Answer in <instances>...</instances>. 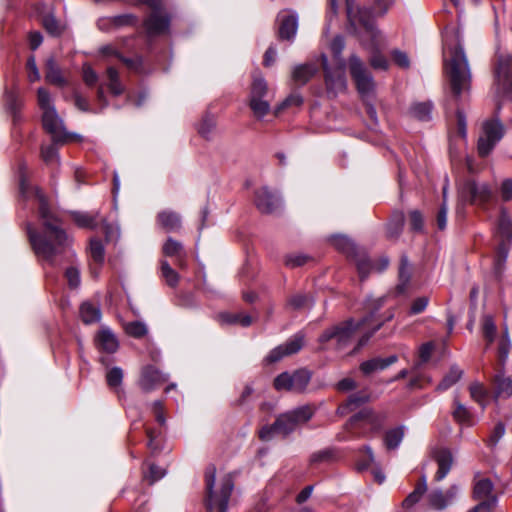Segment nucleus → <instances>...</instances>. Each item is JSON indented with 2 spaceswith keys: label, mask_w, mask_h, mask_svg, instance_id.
I'll list each match as a JSON object with an SVG mask.
<instances>
[{
  "label": "nucleus",
  "mask_w": 512,
  "mask_h": 512,
  "mask_svg": "<svg viewBox=\"0 0 512 512\" xmlns=\"http://www.w3.org/2000/svg\"><path fill=\"white\" fill-rule=\"evenodd\" d=\"M89 251H90V257L93 261V266H92L91 270H92L93 275L97 276L98 272H99V268L101 267V265L104 262L105 249L100 240L91 239Z\"/></svg>",
  "instance_id": "c85d7f7f"
},
{
  "label": "nucleus",
  "mask_w": 512,
  "mask_h": 512,
  "mask_svg": "<svg viewBox=\"0 0 512 512\" xmlns=\"http://www.w3.org/2000/svg\"><path fill=\"white\" fill-rule=\"evenodd\" d=\"M496 397H510L512 395V376H505L499 371L494 377Z\"/></svg>",
  "instance_id": "2f4dec72"
},
{
  "label": "nucleus",
  "mask_w": 512,
  "mask_h": 512,
  "mask_svg": "<svg viewBox=\"0 0 512 512\" xmlns=\"http://www.w3.org/2000/svg\"><path fill=\"white\" fill-rule=\"evenodd\" d=\"M216 477V468L207 467L205 471V483L207 490L206 508L208 512H226L228 501L233 490V480L230 475L225 476L221 481L220 494L213 490Z\"/></svg>",
  "instance_id": "423d86ee"
},
{
  "label": "nucleus",
  "mask_w": 512,
  "mask_h": 512,
  "mask_svg": "<svg viewBox=\"0 0 512 512\" xmlns=\"http://www.w3.org/2000/svg\"><path fill=\"white\" fill-rule=\"evenodd\" d=\"M38 105L42 110V123L44 129L51 135L55 143H66L75 140L78 136L69 134L64 126L61 118L56 112L50 93L39 88L37 92Z\"/></svg>",
  "instance_id": "20e7f679"
},
{
  "label": "nucleus",
  "mask_w": 512,
  "mask_h": 512,
  "mask_svg": "<svg viewBox=\"0 0 512 512\" xmlns=\"http://www.w3.org/2000/svg\"><path fill=\"white\" fill-rule=\"evenodd\" d=\"M391 57L393 61L401 68H408L410 66L408 55L401 50H393L391 52Z\"/></svg>",
  "instance_id": "0e129e2a"
},
{
  "label": "nucleus",
  "mask_w": 512,
  "mask_h": 512,
  "mask_svg": "<svg viewBox=\"0 0 512 512\" xmlns=\"http://www.w3.org/2000/svg\"><path fill=\"white\" fill-rule=\"evenodd\" d=\"M125 331L132 337L141 338L147 334V327L142 322L133 321L125 325Z\"/></svg>",
  "instance_id": "603ef678"
},
{
  "label": "nucleus",
  "mask_w": 512,
  "mask_h": 512,
  "mask_svg": "<svg viewBox=\"0 0 512 512\" xmlns=\"http://www.w3.org/2000/svg\"><path fill=\"white\" fill-rule=\"evenodd\" d=\"M493 200L494 193L489 184L474 180L466 181L459 190V202L456 213L458 215L461 214L466 203L486 208Z\"/></svg>",
  "instance_id": "0eeeda50"
},
{
  "label": "nucleus",
  "mask_w": 512,
  "mask_h": 512,
  "mask_svg": "<svg viewBox=\"0 0 512 512\" xmlns=\"http://www.w3.org/2000/svg\"><path fill=\"white\" fill-rule=\"evenodd\" d=\"M161 275L169 286L175 287L178 284L179 275L166 260L161 261Z\"/></svg>",
  "instance_id": "09e8293b"
},
{
  "label": "nucleus",
  "mask_w": 512,
  "mask_h": 512,
  "mask_svg": "<svg viewBox=\"0 0 512 512\" xmlns=\"http://www.w3.org/2000/svg\"><path fill=\"white\" fill-rule=\"evenodd\" d=\"M433 458L438 465L435 480L441 481L447 476L452 467L453 456L450 450L446 448H439L433 451Z\"/></svg>",
  "instance_id": "b1692460"
},
{
  "label": "nucleus",
  "mask_w": 512,
  "mask_h": 512,
  "mask_svg": "<svg viewBox=\"0 0 512 512\" xmlns=\"http://www.w3.org/2000/svg\"><path fill=\"white\" fill-rule=\"evenodd\" d=\"M433 105L430 101L415 103L410 108V113L413 117L421 121H428L431 119Z\"/></svg>",
  "instance_id": "a19ab883"
},
{
  "label": "nucleus",
  "mask_w": 512,
  "mask_h": 512,
  "mask_svg": "<svg viewBox=\"0 0 512 512\" xmlns=\"http://www.w3.org/2000/svg\"><path fill=\"white\" fill-rule=\"evenodd\" d=\"M279 23V37L283 40L292 41L298 30V15L292 10H282L277 16Z\"/></svg>",
  "instance_id": "6ab92c4d"
},
{
  "label": "nucleus",
  "mask_w": 512,
  "mask_h": 512,
  "mask_svg": "<svg viewBox=\"0 0 512 512\" xmlns=\"http://www.w3.org/2000/svg\"><path fill=\"white\" fill-rule=\"evenodd\" d=\"M311 379V374L306 369H298L292 373L283 372L274 379V388L277 391L303 392Z\"/></svg>",
  "instance_id": "9b49d317"
},
{
  "label": "nucleus",
  "mask_w": 512,
  "mask_h": 512,
  "mask_svg": "<svg viewBox=\"0 0 512 512\" xmlns=\"http://www.w3.org/2000/svg\"><path fill=\"white\" fill-rule=\"evenodd\" d=\"M495 237L498 241L499 258L505 260L512 242V221L505 210H502L497 221Z\"/></svg>",
  "instance_id": "dca6fc26"
},
{
  "label": "nucleus",
  "mask_w": 512,
  "mask_h": 512,
  "mask_svg": "<svg viewBox=\"0 0 512 512\" xmlns=\"http://www.w3.org/2000/svg\"><path fill=\"white\" fill-rule=\"evenodd\" d=\"M384 421V415L363 409L349 420L346 429L353 437H368L378 433L382 429Z\"/></svg>",
  "instance_id": "6e6552de"
},
{
  "label": "nucleus",
  "mask_w": 512,
  "mask_h": 512,
  "mask_svg": "<svg viewBox=\"0 0 512 512\" xmlns=\"http://www.w3.org/2000/svg\"><path fill=\"white\" fill-rule=\"evenodd\" d=\"M167 376L161 373L153 366H147L143 369L140 379V387L149 392L155 389L157 386L167 381Z\"/></svg>",
  "instance_id": "412c9836"
},
{
  "label": "nucleus",
  "mask_w": 512,
  "mask_h": 512,
  "mask_svg": "<svg viewBox=\"0 0 512 512\" xmlns=\"http://www.w3.org/2000/svg\"><path fill=\"white\" fill-rule=\"evenodd\" d=\"M369 400V395L364 392H359L352 394L345 405H342L339 407V410L341 413L344 412L345 409H348L349 411H353L357 407H359L361 404L367 402Z\"/></svg>",
  "instance_id": "de8ad7c7"
},
{
  "label": "nucleus",
  "mask_w": 512,
  "mask_h": 512,
  "mask_svg": "<svg viewBox=\"0 0 512 512\" xmlns=\"http://www.w3.org/2000/svg\"><path fill=\"white\" fill-rule=\"evenodd\" d=\"M255 204L262 213H273L280 208L281 200L268 187H261L255 192Z\"/></svg>",
  "instance_id": "aec40b11"
},
{
  "label": "nucleus",
  "mask_w": 512,
  "mask_h": 512,
  "mask_svg": "<svg viewBox=\"0 0 512 512\" xmlns=\"http://www.w3.org/2000/svg\"><path fill=\"white\" fill-rule=\"evenodd\" d=\"M304 344V335L297 333L287 340L286 343L275 347L265 358L267 363H275L280 361L285 356L293 355L299 352Z\"/></svg>",
  "instance_id": "a211bd4d"
},
{
  "label": "nucleus",
  "mask_w": 512,
  "mask_h": 512,
  "mask_svg": "<svg viewBox=\"0 0 512 512\" xmlns=\"http://www.w3.org/2000/svg\"><path fill=\"white\" fill-rule=\"evenodd\" d=\"M80 317L85 324L97 323L101 319V310L98 304L84 302L80 306Z\"/></svg>",
  "instance_id": "473e14b6"
},
{
  "label": "nucleus",
  "mask_w": 512,
  "mask_h": 512,
  "mask_svg": "<svg viewBox=\"0 0 512 512\" xmlns=\"http://www.w3.org/2000/svg\"><path fill=\"white\" fill-rule=\"evenodd\" d=\"M309 298L303 294H296L289 299L288 305L293 309H301L309 304Z\"/></svg>",
  "instance_id": "338daca9"
},
{
  "label": "nucleus",
  "mask_w": 512,
  "mask_h": 512,
  "mask_svg": "<svg viewBox=\"0 0 512 512\" xmlns=\"http://www.w3.org/2000/svg\"><path fill=\"white\" fill-rule=\"evenodd\" d=\"M495 80L499 94H512V55L499 58L495 70Z\"/></svg>",
  "instance_id": "f3484780"
},
{
  "label": "nucleus",
  "mask_w": 512,
  "mask_h": 512,
  "mask_svg": "<svg viewBox=\"0 0 512 512\" xmlns=\"http://www.w3.org/2000/svg\"><path fill=\"white\" fill-rule=\"evenodd\" d=\"M123 370L120 367L111 368L106 374V381L110 388L117 389L122 384Z\"/></svg>",
  "instance_id": "3c124183"
},
{
  "label": "nucleus",
  "mask_w": 512,
  "mask_h": 512,
  "mask_svg": "<svg viewBox=\"0 0 512 512\" xmlns=\"http://www.w3.org/2000/svg\"><path fill=\"white\" fill-rule=\"evenodd\" d=\"M504 136V127L497 119L487 120L482 125V133L478 139L477 151L479 156L486 157Z\"/></svg>",
  "instance_id": "1a4fd4ad"
},
{
  "label": "nucleus",
  "mask_w": 512,
  "mask_h": 512,
  "mask_svg": "<svg viewBox=\"0 0 512 512\" xmlns=\"http://www.w3.org/2000/svg\"><path fill=\"white\" fill-rule=\"evenodd\" d=\"M41 156L43 161L47 164L58 162L59 159L58 151L54 144L43 146L41 148Z\"/></svg>",
  "instance_id": "13d9d810"
},
{
  "label": "nucleus",
  "mask_w": 512,
  "mask_h": 512,
  "mask_svg": "<svg viewBox=\"0 0 512 512\" xmlns=\"http://www.w3.org/2000/svg\"><path fill=\"white\" fill-rule=\"evenodd\" d=\"M313 409L309 406L296 408L280 415L270 427H263L259 436L262 440H269L274 434L287 435L294 431L298 425L311 419Z\"/></svg>",
  "instance_id": "39448f33"
},
{
  "label": "nucleus",
  "mask_w": 512,
  "mask_h": 512,
  "mask_svg": "<svg viewBox=\"0 0 512 512\" xmlns=\"http://www.w3.org/2000/svg\"><path fill=\"white\" fill-rule=\"evenodd\" d=\"M95 340L98 349L107 353H114L119 347L116 336L109 328H102L97 333Z\"/></svg>",
  "instance_id": "393cba45"
},
{
  "label": "nucleus",
  "mask_w": 512,
  "mask_h": 512,
  "mask_svg": "<svg viewBox=\"0 0 512 512\" xmlns=\"http://www.w3.org/2000/svg\"><path fill=\"white\" fill-rule=\"evenodd\" d=\"M345 2L350 26L356 33L369 37L372 46L377 47L381 35L374 25V19L376 16L384 15L394 0H375L371 9L355 7L354 0H345Z\"/></svg>",
  "instance_id": "7ed1b4c3"
},
{
  "label": "nucleus",
  "mask_w": 512,
  "mask_h": 512,
  "mask_svg": "<svg viewBox=\"0 0 512 512\" xmlns=\"http://www.w3.org/2000/svg\"><path fill=\"white\" fill-rule=\"evenodd\" d=\"M366 322V319L355 323L353 320L346 321L340 325L327 329L319 338V341L325 343L329 340H336L338 347L346 346L355 331L359 330Z\"/></svg>",
  "instance_id": "2eb2a0df"
},
{
  "label": "nucleus",
  "mask_w": 512,
  "mask_h": 512,
  "mask_svg": "<svg viewBox=\"0 0 512 512\" xmlns=\"http://www.w3.org/2000/svg\"><path fill=\"white\" fill-rule=\"evenodd\" d=\"M362 451L365 453V456L357 462L359 470L367 469L374 462V454L370 446H364Z\"/></svg>",
  "instance_id": "052dcab7"
},
{
  "label": "nucleus",
  "mask_w": 512,
  "mask_h": 512,
  "mask_svg": "<svg viewBox=\"0 0 512 512\" xmlns=\"http://www.w3.org/2000/svg\"><path fill=\"white\" fill-rule=\"evenodd\" d=\"M82 77L86 85L94 86L98 81L97 73L88 64H84L82 68Z\"/></svg>",
  "instance_id": "680f3d73"
},
{
  "label": "nucleus",
  "mask_w": 512,
  "mask_h": 512,
  "mask_svg": "<svg viewBox=\"0 0 512 512\" xmlns=\"http://www.w3.org/2000/svg\"><path fill=\"white\" fill-rule=\"evenodd\" d=\"M459 493V487L456 485L450 486L445 492L441 490L432 491L428 498L429 503L435 509H443L451 504Z\"/></svg>",
  "instance_id": "4be33fe9"
},
{
  "label": "nucleus",
  "mask_w": 512,
  "mask_h": 512,
  "mask_svg": "<svg viewBox=\"0 0 512 512\" xmlns=\"http://www.w3.org/2000/svg\"><path fill=\"white\" fill-rule=\"evenodd\" d=\"M157 221L166 231H177L181 227V217L174 211L164 210L157 215Z\"/></svg>",
  "instance_id": "c756f323"
},
{
  "label": "nucleus",
  "mask_w": 512,
  "mask_h": 512,
  "mask_svg": "<svg viewBox=\"0 0 512 512\" xmlns=\"http://www.w3.org/2000/svg\"><path fill=\"white\" fill-rule=\"evenodd\" d=\"M453 418L461 425L473 426L476 423L474 415L469 409L461 404L458 400L454 401Z\"/></svg>",
  "instance_id": "72a5a7b5"
},
{
  "label": "nucleus",
  "mask_w": 512,
  "mask_h": 512,
  "mask_svg": "<svg viewBox=\"0 0 512 512\" xmlns=\"http://www.w3.org/2000/svg\"><path fill=\"white\" fill-rule=\"evenodd\" d=\"M308 257L302 254H290L285 257V264L288 267L294 268L304 265Z\"/></svg>",
  "instance_id": "69168bd1"
},
{
  "label": "nucleus",
  "mask_w": 512,
  "mask_h": 512,
  "mask_svg": "<svg viewBox=\"0 0 512 512\" xmlns=\"http://www.w3.org/2000/svg\"><path fill=\"white\" fill-rule=\"evenodd\" d=\"M43 27L51 35H59L62 31L61 25L54 16L48 14L42 17Z\"/></svg>",
  "instance_id": "864d4df0"
},
{
  "label": "nucleus",
  "mask_w": 512,
  "mask_h": 512,
  "mask_svg": "<svg viewBox=\"0 0 512 512\" xmlns=\"http://www.w3.org/2000/svg\"><path fill=\"white\" fill-rule=\"evenodd\" d=\"M443 57L451 91L454 97L458 98L469 90L471 72L464 49L460 43L459 32L454 28L446 29L444 33Z\"/></svg>",
  "instance_id": "f03ea898"
},
{
  "label": "nucleus",
  "mask_w": 512,
  "mask_h": 512,
  "mask_svg": "<svg viewBox=\"0 0 512 512\" xmlns=\"http://www.w3.org/2000/svg\"><path fill=\"white\" fill-rule=\"evenodd\" d=\"M303 103V97L299 93L290 94L281 104L275 108V115H279L287 107H299Z\"/></svg>",
  "instance_id": "8fccbe9b"
},
{
  "label": "nucleus",
  "mask_w": 512,
  "mask_h": 512,
  "mask_svg": "<svg viewBox=\"0 0 512 512\" xmlns=\"http://www.w3.org/2000/svg\"><path fill=\"white\" fill-rule=\"evenodd\" d=\"M332 245L339 251L347 254L356 263L357 258L362 255L355 247L354 243L345 236H334L332 239Z\"/></svg>",
  "instance_id": "7c9ffc66"
},
{
  "label": "nucleus",
  "mask_w": 512,
  "mask_h": 512,
  "mask_svg": "<svg viewBox=\"0 0 512 512\" xmlns=\"http://www.w3.org/2000/svg\"><path fill=\"white\" fill-rule=\"evenodd\" d=\"M45 79L53 85L63 86L65 84V79L54 59H49L46 63Z\"/></svg>",
  "instance_id": "e433bc0d"
},
{
  "label": "nucleus",
  "mask_w": 512,
  "mask_h": 512,
  "mask_svg": "<svg viewBox=\"0 0 512 512\" xmlns=\"http://www.w3.org/2000/svg\"><path fill=\"white\" fill-rule=\"evenodd\" d=\"M318 67L314 63L296 65L292 69V80L297 85H305L316 73Z\"/></svg>",
  "instance_id": "cd10ccee"
},
{
  "label": "nucleus",
  "mask_w": 512,
  "mask_h": 512,
  "mask_svg": "<svg viewBox=\"0 0 512 512\" xmlns=\"http://www.w3.org/2000/svg\"><path fill=\"white\" fill-rule=\"evenodd\" d=\"M481 326L483 337L487 342V347H489L494 342L496 337L497 328L495 322L491 316L486 315L482 319Z\"/></svg>",
  "instance_id": "79ce46f5"
},
{
  "label": "nucleus",
  "mask_w": 512,
  "mask_h": 512,
  "mask_svg": "<svg viewBox=\"0 0 512 512\" xmlns=\"http://www.w3.org/2000/svg\"><path fill=\"white\" fill-rule=\"evenodd\" d=\"M163 254L167 257L175 258V264L180 268H184L186 265V253L180 242L168 238L163 245Z\"/></svg>",
  "instance_id": "a878e982"
},
{
  "label": "nucleus",
  "mask_w": 512,
  "mask_h": 512,
  "mask_svg": "<svg viewBox=\"0 0 512 512\" xmlns=\"http://www.w3.org/2000/svg\"><path fill=\"white\" fill-rule=\"evenodd\" d=\"M403 437H404L403 427L391 429V430L387 431L385 434V437H384L385 446L388 449H395L400 445Z\"/></svg>",
  "instance_id": "c03bdc74"
},
{
  "label": "nucleus",
  "mask_w": 512,
  "mask_h": 512,
  "mask_svg": "<svg viewBox=\"0 0 512 512\" xmlns=\"http://www.w3.org/2000/svg\"><path fill=\"white\" fill-rule=\"evenodd\" d=\"M72 217L79 227L93 229L98 224L99 215L97 212H74Z\"/></svg>",
  "instance_id": "4c0bfd02"
},
{
  "label": "nucleus",
  "mask_w": 512,
  "mask_h": 512,
  "mask_svg": "<svg viewBox=\"0 0 512 512\" xmlns=\"http://www.w3.org/2000/svg\"><path fill=\"white\" fill-rule=\"evenodd\" d=\"M267 94L268 85L265 79L254 77L249 96V107L258 119H262L270 111V103L264 99Z\"/></svg>",
  "instance_id": "f8f14e48"
},
{
  "label": "nucleus",
  "mask_w": 512,
  "mask_h": 512,
  "mask_svg": "<svg viewBox=\"0 0 512 512\" xmlns=\"http://www.w3.org/2000/svg\"><path fill=\"white\" fill-rule=\"evenodd\" d=\"M107 78L110 92L116 96L122 94L124 88L119 80L118 72L113 67L107 69Z\"/></svg>",
  "instance_id": "49530a36"
},
{
  "label": "nucleus",
  "mask_w": 512,
  "mask_h": 512,
  "mask_svg": "<svg viewBox=\"0 0 512 512\" xmlns=\"http://www.w3.org/2000/svg\"><path fill=\"white\" fill-rule=\"evenodd\" d=\"M215 127V118L212 115H205L199 124L198 132L205 138H208Z\"/></svg>",
  "instance_id": "6e6d98bb"
},
{
  "label": "nucleus",
  "mask_w": 512,
  "mask_h": 512,
  "mask_svg": "<svg viewBox=\"0 0 512 512\" xmlns=\"http://www.w3.org/2000/svg\"><path fill=\"white\" fill-rule=\"evenodd\" d=\"M426 490H427L426 479L423 476L421 481L417 484V486L413 490V492H411L406 497V499L403 501V506L406 508H410L411 506L416 504L421 499V497L426 492Z\"/></svg>",
  "instance_id": "37998d69"
},
{
  "label": "nucleus",
  "mask_w": 512,
  "mask_h": 512,
  "mask_svg": "<svg viewBox=\"0 0 512 512\" xmlns=\"http://www.w3.org/2000/svg\"><path fill=\"white\" fill-rule=\"evenodd\" d=\"M20 192L26 197H34L39 204V214L43 219V232H36L31 224L27 225V234L36 255L46 261L54 258L70 247V239L66 232L57 224L47 204L46 197L38 187H29L23 175L20 176Z\"/></svg>",
  "instance_id": "f257e3e1"
},
{
  "label": "nucleus",
  "mask_w": 512,
  "mask_h": 512,
  "mask_svg": "<svg viewBox=\"0 0 512 512\" xmlns=\"http://www.w3.org/2000/svg\"><path fill=\"white\" fill-rule=\"evenodd\" d=\"M344 47H345L344 39L342 36H339V35L336 36L330 44V49H331V52L333 54V57H334L337 65H339L340 60H344L341 57Z\"/></svg>",
  "instance_id": "4d7b16f0"
},
{
  "label": "nucleus",
  "mask_w": 512,
  "mask_h": 512,
  "mask_svg": "<svg viewBox=\"0 0 512 512\" xmlns=\"http://www.w3.org/2000/svg\"><path fill=\"white\" fill-rule=\"evenodd\" d=\"M219 320L222 323L240 325L248 327L252 324V317L243 312H225L219 315Z\"/></svg>",
  "instance_id": "c9c22d12"
},
{
  "label": "nucleus",
  "mask_w": 512,
  "mask_h": 512,
  "mask_svg": "<svg viewBox=\"0 0 512 512\" xmlns=\"http://www.w3.org/2000/svg\"><path fill=\"white\" fill-rule=\"evenodd\" d=\"M321 59L322 66L325 72V85L327 88V92L334 96L341 92H344L347 87L345 77V60H340L339 65L336 64V67L332 69L328 66V59L325 54L321 55Z\"/></svg>",
  "instance_id": "ddd939ff"
},
{
  "label": "nucleus",
  "mask_w": 512,
  "mask_h": 512,
  "mask_svg": "<svg viewBox=\"0 0 512 512\" xmlns=\"http://www.w3.org/2000/svg\"><path fill=\"white\" fill-rule=\"evenodd\" d=\"M511 350V341L508 335L507 329L503 333V335L500 337L498 341V360L501 365H503L508 358V355Z\"/></svg>",
  "instance_id": "a18cd8bd"
},
{
  "label": "nucleus",
  "mask_w": 512,
  "mask_h": 512,
  "mask_svg": "<svg viewBox=\"0 0 512 512\" xmlns=\"http://www.w3.org/2000/svg\"><path fill=\"white\" fill-rule=\"evenodd\" d=\"M26 68L28 71V79L30 82H35L40 79V73L36 65V60L34 56H30L27 59Z\"/></svg>",
  "instance_id": "e2e57ef3"
},
{
  "label": "nucleus",
  "mask_w": 512,
  "mask_h": 512,
  "mask_svg": "<svg viewBox=\"0 0 512 512\" xmlns=\"http://www.w3.org/2000/svg\"><path fill=\"white\" fill-rule=\"evenodd\" d=\"M447 187H443V204L437 213V227L439 230H444L447 226V204H446Z\"/></svg>",
  "instance_id": "5fc2aeb1"
},
{
  "label": "nucleus",
  "mask_w": 512,
  "mask_h": 512,
  "mask_svg": "<svg viewBox=\"0 0 512 512\" xmlns=\"http://www.w3.org/2000/svg\"><path fill=\"white\" fill-rule=\"evenodd\" d=\"M65 277L67 279V282L71 288H77L79 287L81 283L80 278V272L79 269L76 267H69L65 271Z\"/></svg>",
  "instance_id": "bf43d9fd"
},
{
  "label": "nucleus",
  "mask_w": 512,
  "mask_h": 512,
  "mask_svg": "<svg viewBox=\"0 0 512 512\" xmlns=\"http://www.w3.org/2000/svg\"><path fill=\"white\" fill-rule=\"evenodd\" d=\"M500 196L503 201H510L512 199V180L505 179L500 186Z\"/></svg>",
  "instance_id": "774afa93"
},
{
  "label": "nucleus",
  "mask_w": 512,
  "mask_h": 512,
  "mask_svg": "<svg viewBox=\"0 0 512 512\" xmlns=\"http://www.w3.org/2000/svg\"><path fill=\"white\" fill-rule=\"evenodd\" d=\"M388 264L389 261L386 257L380 258L377 263H372L365 252H363L356 260V267L362 279L367 277L372 271H384L388 267Z\"/></svg>",
  "instance_id": "5701e85b"
},
{
  "label": "nucleus",
  "mask_w": 512,
  "mask_h": 512,
  "mask_svg": "<svg viewBox=\"0 0 512 512\" xmlns=\"http://www.w3.org/2000/svg\"><path fill=\"white\" fill-rule=\"evenodd\" d=\"M151 10L150 16L145 20V29L149 36L165 34L169 31L170 18L162 12V0H141Z\"/></svg>",
  "instance_id": "9d476101"
},
{
  "label": "nucleus",
  "mask_w": 512,
  "mask_h": 512,
  "mask_svg": "<svg viewBox=\"0 0 512 512\" xmlns=\"http://www.w3.org/2000/svg\"><path fill=\"white\" fill-rule=\"evenodd\" d=\"M493 484L489 479H481L476 482L473 490L474 498L480 501L491 500Z\"/></svg>",
  "instance_id": "ea45409f"
},
{
  "label": "nucleus",
  "mask_w": 512,
  "mask_h": 512,
  "mask_svg": "<svg viewBox=\"0 0 512 512\" xmlns=\"http://www.w3.org/2000/svg\"><path fill=\"white\" fill-rule=\"evenodd\" d=\"M463 373V370L459 366L452 365L449 371L443 376L436 389L441 392L448 390L462 378Z\"/></svg>",
  "instance_id": "f704fd0d"
},
{
  "label": "nucleus",
  "mask_w": 512,
  "mask_h": 512,
  "mask_svg": "<svg viewBox=\"0 0 512 512\" xmlns=\"http://www.w3.org/2000/svg\"><path fill=\"white\" fill-rule=\"evenodd\" d=\"M469 392L471 398L481 405L483 408L486 406L489 400V392L480 382H473L469 386Z\"/></svg>",
  "instance_id": "58836bf2"
},
{
  "label": "nucleus",
  "mask_w": 512,
  "mask_h": 512,
  "mask_svg": "<svg viewBox=\"0 0 512 512\" xmlns=\"http://www.w3.org/2000/svg\"><path fill=\"white\" fill-rule=\"evenodd\" d=\"M350 74L356 83L360 95L365 98L372 95L374 91V81L362 61L355 55L349 59Z\"/></svg>",
  "instance_id": "4468645a"
},
{
  "label": "nucleus",
  "mask_w": 512,
  "mask_h": 512,
  "mask_svg": "<svg viewBox=\"0 0 512 512\" xmlns=\"http://www.w3.org/2000/svg\"><path fill=\"white\" fill-rule=\"evenodd\" d=\"M398 357L396 355H391L386 358L376 357L370 360L364 361L360 365V370L365 374L369 375L376 371H382L389 367L390 365L396 363Z\"/></svg>",
  "instance_id": "bb28decb"
}]
</instances>
